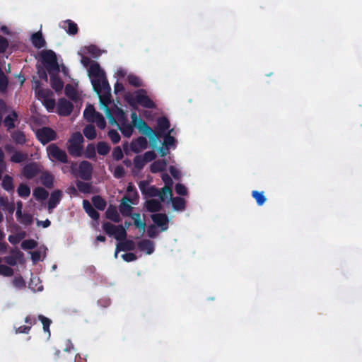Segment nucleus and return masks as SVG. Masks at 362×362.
Segmentation results:
<instances>
[{"mask_svg": "<svg viewBox=\"0 0 362 362\" xmlns=\"http://www.w3.org/2000/svg\"><path fill=\"white\" fill-rule=\"evenodd\" d=\"M88 75L91 78L93 90L98 95L100 103L106 107V116L110 123L115 124V119L108 108V105L111 103V88L104 71L101 69L98 63L93 62L89 66Z\"/></svg>", "mask_w": 362, "mask_h": 362, "instance_id": "obj_1", "label": "nucleus"}, {"mask_svg": "<svg viewBox=\"0 0 362 362\" xmlns=\"http://www.w3.org/2000/svg\"><path fill=\"white\" fill-rule=\"evenodd\" d=\"M131 118L132 119L133 124L138 129V131L143 135H145L149 138L150 145L153 148H156L158 139L161 137L160 134L156 133L148 125L140 118L135 112H132L131 114Z\"/></svg>", "mask_w": 362, "mask_h": 362, "instance_id": "obj_2", "label": "nucleus"}, {"mask_svg": "<svg viewBox=\"0 0 362 362\" xmlns=\"http://www.w3.org/2000/svg\"><path fill=\"white\" fill-rule=\"evenodd\" d=\"M84 139L82 134L77 132L71 134L68 140L67 150L69 153L74 157H80L83 154V142Z\"/></svg>", "mask_w": 362, "mask_h": 362, "instance_id": "obj_3", "label": "nucleus"}, {"mask_svg": "<svg viewBox=\"0 0 362 362\" xmlns=\"http://www.w3.org/2000/svg\"><path fill=\"white\" fill-rule=\"evenodd\" d=\"M40 57L41 62L49 74L52 72H58L59 71L57 56L54 51L51 49L43 50L40 53Z\"/></svg>", "mask_w": 362, "mask_h": 362, "instance_id": "obj_4", "label": "nucleus"}, {"mask_svg": "<svg viewBox=\"0 0 362 362\" xmlns=\"http://www.w3.org/2000/svg\"><path fill=\"white\" fill-rule=\"evenodd\" d=\"M134 102L145 108L152 109L156 107L154 102L146 95V91L144 89L136 91L134 98L129 100V103L131 105H134Z\"/></svg>", "mask_w": 362, "mask_h": 362, "instance_id": "obj_5", "label": "nucleus"}, {"mask_svg": "<svg viewBox=\"0 0 362 362\" xmlns=\"http://www.w3.org/2000/svg\"><path fill=\"white\" fill-rule=\"evenodd\" d=\"M49 157L62 163H68V156L65 151L61 149L57 144H52L47 147Z\"/></svg>", "mask_w": 362, "mask_h": 362, "instance_id": "obj_6", "label": "nucleus"}, {"mask_svg": "<svg viewBox=\"0 0 362 362\" xmlns=\"http://www.w3.org/2000/svg\"><path fill=\"white\" fill-rule=\"evenodd\" d=\"M35 134L37 139L43 145L57 139L56 132L48 127H43L37 129Z\"/></svg>", "mask_w": 362, "mask_h": 362, "instance_id": "obj_7", "label": "nucleus"}, {"mask_svg": "<svg viewBox=\"0 0 362 362\" xmlns=\"http://www.w3.org/2000/svg\"><path fill=\"white\" fill-rule=\"evenodd\" d=\"M41 173L40 165L36 162L26 164L22 170L23 175L28 180H31Z\"/></svg>", "mask_w": 362, "mask_h": 362, "instance_id": "obj_8", "label": "nucleus"}, {"mask_svg": "<svg viewBox=\"0 0 362 362\" xmlns=\"http://www.w3.org/2000/svg\"><path fill=\"white\" fill-rule=\"evenodd\" d=\"M74 110V105L66 98H60L57 103V113L60 116L66 117L71 115Z\"/></svg>", "mask_w": 362, "mask_h": 362, "instance_id": "obj_9", "label": "nucleus"}, {"mask_svg": "<svg viewBox=\"0 0 362 362\" xmlns=\"http://www.w3.org/2000/svg\"><path fill=\"white\" fill-rule=\"evenodd\" d=\"M93 165L86 160H83L78 166L79 177L83 180H90L93 174Z\"/></svg>", "mask_w": 362, "mask_h": 362, "instance_id": "obj_10", "label": "nucleus"}, {"mask_svg": "<svg viewBox=\"0 0 362 362\" xmlns=\"http://www.w3.org/2000/svg\"><path fill=\"white\" fill-rule=\"evenodd\" d=\"M151 219L155 224L161 228V230H166L168 228L169 218L165 214L156 213L151 215Z\"/></svg>", "mask_w": 362, "mask_h": 362, "instance_id": "obj_11", "label": "nucleus"}, {"mask_svg": "<svg viewBox=\"0 0 362 362\" xmlns=\"http://www.w3.org/2000/svg\"><path fill=\"white\" fill-rule=\"evenodd\" d=\"M148 147V141L144 136H139L130 144L131 150L134 153H139Z\"/></svg>", "mask_w": 362, "mask_h": 362, "instance_id": "obj_12", "label": "nucleus"}, {"mask_svg": "<svg viewBox=\"0 0 362 362\" xmlns=\"http://www.w3.org/2000/svg\"><path fill=\"white\" fill-rule=\"evenodd\" d=\"M62 195V192L59 189H56L51 193L47 203V209L49 212H52V210L59 204Z\"/></svg>", "mask_w": 362, "mask_h": 362, "instance_id": "obj_13", "label": "nucleus"}, {"mask_svg": "<svg viewBox=\"0 0 362 362\" xmlns=\"http://www.w3.org/2000/svg\"><path fill=\"white\" fill-rule=\"evenodd\" d=\"M129 202L134 204L132 199L127 196H124L121 200L119 209L123 216H129L131 215L132 207Z\"/></svg>", "mask_w": 362, "mask_h": 362, "instance_id": "obj_14", "label": "nucleus"}, {"mask_svg": "<svg viewBox=\"0 0 362 362\" xmlns=\"http://www.w3.org/2000/svg\"><path fill=\"white\" fill-rule=\"evenodd\" d=\"M18 120V115L15 111L13 110L9 115L5 117L3 120V123L4 126L6 127L7 131H11V129L16 127L15 122Z\"/></svg>", "mask_w": 362, "mask_h": 362, "instance_id": "obj_15", "label": "nucleus"}, {"mask_svg": "<svg viewBox=\"0 0 362 362\" xmlns=\"http://www.w3.org/2000/svg\"><path fill=\"white\" fill-rule=\"evenodd\" d=\"M170 124L169 119L165 117H160L157 119V127L153 130L156 133L160 134L163 136L170 128Z\"/></svg>", "mask_w": 362, "mask_h": 362, "instance_id": "obj_16", "label": "nucleus"}, {"mask_svg": "<svg viewBox=\"0 0 362 362\" xmlns=\"http://www.w3.org/2000/svg\"><path fill=\"white\" fill-rule=\"evenodd\" d=\"M61 27L66 30V32L71 35H75L78 33V28L76 23L71 20H66L62 23Z\"/></svg>", "mask_w": 362, "mask_h": 362, "instance_id": "obj_17", "label": "nucleus"}, {"mask_svg": "<svg viewBox=\"0 0 362 362\" xmlns=\"http://www.w3.org/2000/svg\"><path fill=\"white\" fill-rule=\"evenodd\" d=\"M54 176L53 175L48 172H41V175L40 177V182L42 185L48 189H51L54 187Z\"/></svg>", "mask_w": 362, "mask_h": 362, "instance_id": "obj_18", "label": "nucleus"}, {"mask_svg": "<svg viewBox=\"0 0 362 362\" xmlns=\"http://www.w3.org/2000/svg\"><path fill=\"white\" fill-rule=\"evenodd\" d=\"M83 207L88 215L93 220L98 221L100 218L99 213L92 206L89 201L84 199L83 201Z\"/></svg>", "mask_w": 362, "mask_h": 362, "instance_id": "obj_19", "label": "nucleus"}, {"mask_svg": "<svg viewBox=\"0 0 362 362\" xmlns=\"http://www.w3.org/2000/svg\"><path fill=\"white\" fill-rule=\"evenodd\" d=\"M31 42L33 45L37 49L42 48L46 45L45 40L40 31L36 32L31 35Z\"/></svg>", "mask_w": 362, "mask_h": 362, "instance_id": "obj_20", "label": "nucleus"}, {"mask_svg": "<svg viewBox=\"0 0 362 362\" xmlns=\"http://www.w3.org/2000/svg\"><path fill=\"white\" fill-rule=\"evenodd\" d=\"M50 85L56 92L62 91L64 88L63 81L58 75L54 74L53 72H52L50 74Z\"/></svg>", "mask_w": 362, "mask_h": 362, "instance_id": "obj_21", "label": "nucleus"}, {"mask_svg": "<svg viewBox=\"0 0 362 362\" xmlns=\"http://www.w3.org/2000/svg\"><path fill=\"white\" fill-rule=\"evenodd\" d=\"M11 137L18 145H24L27 141L25 133L19 129L11 132Z\"/></svg>", "mask_w": 362, "mask_h": 362, "instance_id": "obj_22", "label": "nucleus"}, {"mask_svg": "<svg viewBox=\"0 0 362 362\" xmlns=\"http://www.w3.org/2000/svg\"><path fill=\"white\" fill-rule=\"evenodd\" d=\"M168 161L165 159L157 160L150 166V170L152 173L163 172L166 169Z\"/></svg>", "mask_w": 362, "mask_h": 362, "instance_id": "obj_23", "label": "nucleus"}, {"mask_svg": "<svg viewBox=\"0 0 362 362\" xmlns=\"http://www.w3.org/2000/svg\"><path fill=\"white\" fill-rule=\"evenodd\" d=\"M98 114L100 113L96 112L92 105H88L83 112V117L87 122H94V119L98 117Z\"/></svg>", "mask_w": 362, "mask_h": 362, "instance_id": "obj_24", "label": "nucleus"}, {"mask_svg": "<svg viewBox=\"0 0 362 362\" xmlns=\"http://www.w3.org/2000/svg\"><path fill=\"white\" fill-rule=\"evenodd\" d=\"M138 247L140 250L146 252V254L151 255L154 251V246L153 243L147 239H144L137 243Z\"/></svg>", "mask_w": 362, "mask_h": 362, "instance_id": "obj_25", "label": "nucleus"}, {"mask_svg": "<svg viewBox=\"0 0 362 362\" xmlns=\"http://www.w3.org/2000/svg\"><path fill=\"white\" fill-rule=\"evenodd\" d=\"M146 209L151 213H156L161 210L162 205L158 200L152 199L146 202Z\"/></svg>", "mask_w": 362, "mask_h": 362, "instance_id": "obj_26", "label": "nucleus"}, {"mask_svg": "<svg viewBox=\"0 0 362 362\" xmlns=\"http://www.w3.org/2000/svg\"><path fill=\"white\" fill-rule=\"evenodd\" d=\"M105 215L107 219H110L115 223H119L120 221V217L115 206L110 205L107 208Z\"/></svg>", "mask_w": 362, "mask_h": 362, "instance_id": "obj_27", "label": "nucleus"}, {"mask_svg": "<svg viewBox=\"0 0 362 362\" xmlns=\"http://www.w3.org/2000/svg\"><path fill=\"white\" fill-rule=\"evenodd\" d=\"M123 242L117 244V252L132 251L135 249V243L132 240H124Z\"/></svg>", "mask_w": 362, "mask_h": 362, "instance_id": "obj_28", "label": "nucleus"}, {"mask_svg": "<svg viewBox=\"0 0 362 362\" xmlns=\"http://www.w3.org/2000/svg\"><path fill=\"white\" fill-rule=\"evenodd\" d=\"M1 185L4 189L7 191L8 192L14 191L15 187L13 185V179L11 176L8 175H5L4 176Z\"/></svg>", "mask_w": 362, "mask_h": 362, "instance_id": "obj_29", "label": "nucleus"}, {"mask_svg": "<svg viewBox=\"0 0 362 362\" xmlns=\"http://www.w3.org/2000/svg\"><path fill=\"white\" fill-rule=\"evenodd\" d=\"M134 127H135V126L133 124L132 122V124L126 123L124 122L121 124L119 130L124 136L129 138L133 134Z\"/></svg>", "mask_w": 362, "mask_h": 362, "instance_id": "obj_30", "label": "nucleus"}, {"mask_svg": "<svg viewBox=\"0 0 362 362\" xmlns=\"http://www.w3.org/2000/svg\"><path fill=\"white\" fill-rule=\"evenodd\" d=\"M92 203L94 207L100 211H103L107 205L106 201L100 195H95L92 197Z\"/></svg>", "mask_w": 362, "mask_h": 362, "instance_id": "obj_31", "label": "nucleus"}, {"mask_svg": "<svg viewBox=\"0 0 362 362\" xmlns=\"http://www.w3.org/2000/svg\"><path fill=\"white\" fill-rule=\"evenodd\" d=\"M172 205L175 210L176 211H184L185 209V199L176 197L174 198H171Z\"/></svg>", "mask_w": 362, "mask_h": 362, "instance_id": "obj_32", "label": "nucleus"}, {"mask_svg": "<svg viewBox=\"0 0 362 362\" xmlns=\"http://www.w3.org/2000/svg\"><path fill=\"white\" fill-rule=\"evenodd\" d=\"M33 195L37 200H45L49 193L45 188L37 187L33 190Z\"/></svg>", "mask_w": 362, "mask_h": 362, "instance_id": "obj_33", "label": "nucleus"}, {"mask_svg": "<svg viewBox=\"0 0 362 362\" xmlns=\"http://www.w3.org/2000/svg\"><path fill=\"white\" fill-rule=\"evenodd\" d=\"M84 136L89 140H93L96 137V130L93 125L88 124L83 130Z\"/></svg>", "mask_w": 362, "mask_h": 362, "instance_id": "obj_34", "label": "nucleus"}, {"mask_svg": "<svg viewBox=\"0 0 362 362\" xmlns=\"http://www.w3.org/2000/svg\"><path fill=\"white\" fill-rule=\"evenodd\" d=\"M96 149L99 155L105 156L110 152V146L105 141H99L97 144Z\"/></svg>", "mask_w": 362, "mask_h": 362, "instance_id": "obj_35", "label": "nucleus"}, {"mask_svg": "<svg viewBox=\"0 0 362 362\" xmlns=\"http://www.w3.org/2000/svg\"><path fill=\"white\" fill-rule=\"evenodd\" d=\"M127 230L122 225H118L117 229L114 233V237L117 240L122 241L127 238Z\"/></svg>", "mask_w": 362, "mask_h": 362, "instance_id": "obj_36", "label": "nucleus"}, {"mask_svg": "<svg viewBox=\"0 0 362 362\" xmlns=\"http://www.w3.org/2000/svg\"><path fill=\"white\" fill-rule=\"evenodd\" d=\"M28 158V154L20 151H15L11 157V161L15 163H20Z\"/></svg>", "mask_w": 362, "mask_h": 362, "instance_id": "obj_37", "label": "nucleus"}, {"mask_svg": "<svg viewBox=\"0 0 362 362\" xmlns=\"http://www.w3.org/2000/svg\"><path fill=\"white\" fill-rule=\"evenodd\" d=\"M17 192L19 197L22 198H27L30 194V189L27 185L21 183L17 189Z\"/></svg>", "mask_w": 362, "mask_h": 362, "instance_id": "obj_38", "label": "nucleus"}, {"mask_svg": "<svg viewBox=\"0 0 362 362\" xmlns=\"http://www.w3.org/2000/svg\"><path fill=\"white\" fill-rule=\"evenodd\" d=\"M84 156L88 159H93L96 156V149L93 144H89L87 145L85 151Z\"/></svg>", "mask_w": 362, "mask_h": 362, "instance_id": "obj_39", "label": "nucleus"}, {"mask_svg": "<svg viewBox=\"0 0 362 362\" xmlns=\"http://www.w3.org/2000/svg\"><path fill=\"white\" fill-rule=\"evenodd\" d=\"M172 187H163L160 192L158 191V197L162 202H164L168 197L172 198Z\"/></svg>", "mask_w": 362, "mask_h": 362, "instance_id": "obj_40", "label": "nucleus"}, {"mask_svg": "<svg viewBox=\"0 0 362 362\" xmlns=\"http://www.w3.org/2000/svg\"><path fill=\"white\" fill-rule=\"evenodd\" d=\"M252 196L256 200L257 204L259 206L263 205L267 200L265 196L264 195L263 192H258V191L254 190L252 192Z\"/></svg>", "mask_w": 362, "mask_h": 362, "instance_id": "obj_41", "label": "nucleus"}, {"mask_svg": "<svg viewBox=\"0 0 362 362\" xmlns=\"http://www.w3.org/2000/svg\"><path fill=\"white\" fill-rule=\"evenodd\" d=\"M77 189L82 193H89L90 192L91 186L89 183L78 180L76 182Z\"/></svg>", "mask_w": 362, "mask_h": 362, "instance_id": "obj_42", "label": "nucleus"}, {"mask_svg": "<svg viewBox=\"0 0 362 362\" xmlns=\"http://www.w3.org/2000/svg\"><path fill=\"white\" fill-rule=\"evenodd\" d=\"M104 231L109 235H113L115 230L117 229V226L113 225L111 223L105 222L103 224Z\"/></svg>", "mask_w": 362, "mask_h": 362, "instance_id": "obj_43", "label": "nucleus"}, {"mask_svg": "<svg viewBox=\"0 0 362 362\" xmlns=\"http://www.w3.org/2000/svg\"><path fill=\"white\" fill-rule=\"evenodd\" d=\"M37 246V243L33 239L25 240L21 243V247L23 250H32Z\"/></svg>", "mask_w": 362, "mask_h": 362, "instance_id": "obj_44", "label": "nucleus"}, {"mask_svg": "<svg viewBox=\"0 0 362 362\" xmlns=\"http://www.w3.org/2000/svg\"><path fill=\"white\" fill-rule=\"evenodd\" d=\"M170 132L164 135V141L163 143V145L167 148V150H169L170 147L174 145L175 142V139L173 136H170Z\"/></svg>", "mask_w": 362, "mask_h": 362, "instance_id": "obj_45", "label": "nucleus"}, {"mask_svg": "<svg viewBox=\"0 0 362 362\" xmlns=\"http://www.w3.org/2000/svg\"><path fill=\"white\" fill-rule=\"evenodd\" d=\"M14 287L22 289L25 287V282L21 276H15L12 281Z\"/></svg>", "mask_w": 362, "mask_h": 362, "instance_id": "obj_46", "label": "nucleus"}, {"mask_svg": "<svg viewBox=\"0 0 362 362\" xmlns=\"http://www.w3.org/2000/svg\"><path fill=\"white\" fill-rule=\"evenodd\" d=\"M21 255V252L19 251H17L16 252V255H8L4 257V261L6 264L11 266H15L17 264V259L18 257V255Z\"/></svg>", "mask_w": 362, "mask_h": 362, "instance_id": "obj_47", "label": "nucleus"}, {"mask_svg": "<svg viewBox=\"0 0 362 362\" xmlns=\"http://www.w3.org/2000/svg\"><path fill=\"white\" fill-rule=\"evenodd\" d=\"M38 319H39V320L41 321V322L43 325L44 331L50 334L49 326H50V324L52 323V321L49 318L45 317L42 315H38Z\"/></svg>", "mask_w": 362, "mask_h": 362, "instance_id": "obj_48", "label": "nucleus"}, {"mask_svg": "<svg viewBox=\"0 0 362 362\" xmlns=\"http://www.w3.org/2000/svg\"><path fill=\"white\" fill-rule=\"evenodd\" d=\"M146 162L144 160V158L143 156H136L134 158V167L138 170H142L145 165Z\"/></svg>", "mask_w": 362, "mask_h": 362, "instance_id": "obj_49", "label": "nucleus"}, {"mask_svg": "<svg viewBox=\"0 0 362 362\" xmlns=\"http://www.w3.org/2000/svg\"><path fill=\"white\" fill-rule=\"evenodd\" d=\"M127 81L130 85L134 87H140L142 85L140 78L138 76L133 74H130L128 76Z\"/></svg>", "mask_w": 362, "mask_h": 362, "instance_id": "obj_50", "label": "nucleus"}, {"mask_svg": "<svg viewBox=\"0 0 362 362\" xmlns=\"http://www.w3.org/2000/svg\"><path fill=\"white\" fill-rule=\"evenodd\" d=\"M8 78L0 68V91H4L8 86Z\"/></svg>", "mask_w": 362, "mask_h": 362, "instance_id": "obj_51", "label": "nucleus"}, {"mask_svg": "<svg viewBox=\"0 0 362 362\" xmlns=\"http://www.w3.org/2000/svg\"><path fill=\"white\" fill-rule=\"evenodd\" d=\"M65 94L68 98H69L71 100H75L76 98V92L74 88L70 84H67L66 86Z\"/></svg>", "mask_w": 362, "mask_h": 362, "instance_id": "obj_52", "label": "nucleus"}, {"mask_svg": "<svg viewBox=\"0 0 362 362\" xmlns=\"http://www.w3.org/2000/svg\"><path fill=\"white\" fill-rule=\"evenodd\" d=\"M0 274L4 276H11L13 274V270L8 266L0 264Z\"/></svg>", "mask_w": 362, "mask_h": 362, "instance_id": "obj_53", "label": "nucleus"}, {"mask_svg": "<svg viewBox=\"0 0 362 362\" xmlns=\"http://www.w3.org/2000/svg\"><path fill=\"white\" fill-rule=\"evenodd\" d=\"M107 135L113 144H117L120 141V135L115 129H110Z\"/></svg>", "mask_w": 362, "mask_h": 362, "instance_id": "obj_54", "label": "nucleus"}, {"mask_svg": "<svg viewBox=\"0 0 362 362\" xmlns=\"http://www.w3.org/2000/svg\"><path fill=\"white\" fill-rule=\"evenodd\" d=\"M112 156L115 160H119L124 156L123 152L119 146H116L114 148Z\"/></svg>", "mask_w": 362, "mask_h": 362, "instance_id": "obj_55", "label": "nucleus"}, {"mask_svg": "<svg viewBox=\"0 0 362 362\" xmlns=\"http://www.w3.org/2000/svg\"><path fill=\"white\" fill-rule=\"evenodd\" d=\"M125 174V170L123 166L122 165H117L115 167L113 175L115 177L119 179L124 176Z\"/></svg>", "mask_w": 362, "mask_h": 362, "instance_id": "obj_56", "label": "nucleus"}, {"mask_svg": "<svg viewBox=\"0 0 362 362\" xmlns=\"http://www.w3.org/2000/svg\"><path fill=\"white\" fill-rule=\"evenodd\" d=\"M94 122L96 123L98 127L100 129H103L106 127V122L101 114L98 115V117L94 119Z\"/></svg>", "mask_w": 362, "mask_h": 362, "instance_id": "obj_57", "label": "nucleus"}, {"mask_svg": "<svg viewBox=\"0 0 362 362\" xmlns=\"http://www.w3.org/2000/svg\"><path fill=\"white\" fill-rule=\"evenodd\" d=\"M175 192L179 195L185 196L187 194V189L186 187L181 183H177L175 187Z\"/></svg>", "mask_w": 362, "mask_h": 362, "instance_id": "obj_58", "label": "nucleus"}, {"mask_svg": "<svg viewBox=\"0 0 362 362\" xmlns=\"http://www.w3.org/2000/svg\"><path fill=\"white\" fill-rule=\"evenodd\" d=\"M8 47V40L0 35V53H4Z\"/></svg>", "mask_w": 362, "mask_h": 362, "instance_id": "obj_59", "label": "nucleus"}, {"mask_svg": "<svg viewBox=\"0 0 362 362\" xmlns=\"http://www.w3.org/2000/svg\"><path fill=\"white\" fill-rule=\"evenodd\" d=\"M163 182L165 184L164 187H173V182L170 176L167 173H163L161 175Z\"/></svg>", "mask_w": 362, "mask_h": 362, "instance_id": "obj_60", "label": "nucleus"}, {"mask_svg": "<svg viewBox=\"0 0 362 362\" xmlns=\"http://www.w3.org/2000/svg\"><path fill=\"white\" fill-rule=\"evenodd\" d=\"M144 158V160L146 163L151 162L153 160L156 158V154L153 151H146L144 153V154L142 156Z\"/></svg>", "mask_w": 362, "mask_h": 362, "instance_id": "obj_61", "label": "nucleus"}, {"mask_svg": "<svg viewBox=\"0 0 362 362\" xmlns=\"http://www.w3.org/2000/svg\"><path fill=\"white\" fill-rule=\"evenodd\" d=\"M147 235L151 238H154L158 235V230L154 225H151L148 227Z\"/></svg>", "mask_w": 362, "mask_h": 362, "instance_id": "obj_62", "label": "nucleus"}, {"mask_svg": "<svg viewBox=\"0 0 362 362\" xmlns=\"http://www.w3.org/2000/svg\"><path fill=\"white\" fill-rule=\"evenodd\" d=\"M122 257L125 262H127L134 261L137 259L136 255L132 252H128V253L123 254L122 255Z\"/></svg>", "mask_w": 362, "mask_h": 362, "instance_id": "obj_63", "label": "nucleus"}, {"mask_svg": "<svg viewBox=\"0 0 362 362\" xmlns=\"http://www.w3.org/2000/svg\"><path fill=\"white\" fill-rule=\"evenodd\" d=\"M21 222L25 225H30L33 222V216L30 214H24L21 218Z\"/></svg>", "mask_w": 362, "mask_h": 362, "instance_id": "obj_64", "label": "nucleus"}]
</instances>
